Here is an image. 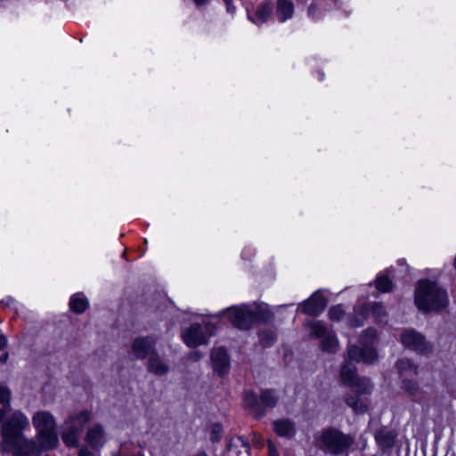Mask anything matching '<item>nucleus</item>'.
Here are the masks:
<instances>
[{
	"label": "nucleus",
	"mask_w": 456,
	"mask_h": 456,
	"mask_svg": "<svg viewBox=\"0 0 456 456\" xmlns=\"http://www.w3.org/2000/svg\"><path fill=\"white\" fill-rule=\"evenodd\" d=\"M0 449L3 452H12L14 456H35L38 454L37 444L28 440L23 432L28 428V419L20 411H14L2 420Z\"/></svg>",
	"instance_id": "obj_1"
},
{
	"label": "nucleus",
	"mask_w": 456,
	"mask_h": 456,
	"mask_svg": "<svg viewBox=\"0 0 456 456\" xmlns=\"http://www.w3.org/2000/svg\"><path fill=\"white\" fill-rule=\"evenodd\" d=\"M415 304L423 312L438 311L446 307L448 297L446 292L436 282L423 280L418 283Z\"/></svg>",
	"instance_id": "obj_2"
},
{
	"label": "nucleus",
	"mask_w": 456,
	"mask_h": 456,
	"mask_svg": "<svg viewBox=\"0 0 456 456\" xmlns=\"http://www.w3.org/2000/svg\"><path fill=\"white\" fill-rule=\"evenodd\" d=\"M319 448L332 454L346 453L354 442V438L336 428L322 430L316 437Z\"/></svg>",
	"instance_id": "obj_3"
},
{
	"label": "nucleus",
	"mask_w": 456,
	"mask_h": 456,
	"mask_svg": "<svg viewBox=\"0 0 456 456\" xmlns=\"http://www.w3.org/2000/svg\"><path fill=\"white\" fill-rule=\"evenodd\" d=\"M32 423L40 436V445L45 449H53L58 444L55 433V420L48 411H38L32 418Z\"/></svg>",
	"instance_id": "obj_4"
},
{
	"label": "nucleus",
	"mask_w": 456,
	"mask_h": 456,
	"mask_svg": "<svg viewBox=\"0 0 456 456\" xmlns=\"http://www.w3.org/2000/svg\"><path fill=\"white\" fill-rule=\"evenodd\" d=\"M377 337V332L374 329H367L362 336V342L365 345L363 347L356 346H348L347 347V359L354 362H362L365 363H372L377 359V353L372 346V344Z\"/></svg>",
	"instance_id": "obj_5"
},
{
	"label": "nucleus",
	"mask_w": 456,
	"mask_h": 456,
	"mask_svg": "<svg viewBox=\"0 0 456 456\" xmlns=\"http://www.w3.org/2000/svg\"><path fill=\"white\" fill-rule=\"evenodd\" d=\"M232 324L240 330H248L256 321V308L248 305L232 306L223 312Z\"/></svg>",
	"instance_id": "obj_6"
},
{
	"label": "nucleus",
	"mask_w": 456,
	"mask_h": 456,
	"mask_svg": "<svg viewBox=\"0 0 456 456\" xmlns=\"http://www.w3.org/2000/svg\"><path fill=\"white\" fill-rule=\"evenodd\" d=\"M211 330L212 326L209 324L202 326L193 323L183 331V339L188 346L196 347L208 343V338L212 336Z\"/></svg>",
	"instance_id": "obj_7"
},
{
	"label": "nucleus",
	"mask_w": 456,
	"mask_h": 456,
	"mask_svg": "<svg viewBox=\"0 0 456 456\" xmlns=\"http://www.w3.org/2000/svg\"><path fill=\"white\" fill-rule=\"evenodd\" d=\"M310 327L311 335L322 339L321 345L323 351L335 353L338 350L339 343L332 330H329L320 322L311 323Z\"/></svg>",
	"instance_id": "obj_8"
},
{
	"label": "nucleus",
	"mask_w": 456,
	"mask_h": 456,
	"mask_svg": "<svg viewBox=\"0 0 456 456\" xmlns=\"http://www.w3.org/2000/svg\"><path fill=\"white\" fill-rule=\"evenodd\" d=\"M341 379L344 384L349 387H358L362 388V394H370L372 385L367 378H358L355 373V367L349 362H346L340 371Z\"/></svg>",
	"instance_id": "obj_9"
},
{
	"label": "nucleus",
	"mask_w": 456,
	"mask_h": 456,
	"mask_svg": "<svg viewBox=\"0 0 456 456\" xmlns=\"http://www.w3.org/2000/svg\"><path fill=\"white\" fill-rule=\"evenodd\" d=\"M131 351L136 359L151 357L156 352V340L152 337H140L134 339Z\"/></svg>",
	"instance_id": "obj_10"
},
{
	"label": "nucleus",
	"mask_w": 456,
	"mask_h": 456,
	"mask_svg": "<svg viewBox=\"0 0 456 456\" xmlns=\"http://www.w3.org/2000/svg\"><path fill=\"white\" fill-rule=\"evenodd\" d=\"M401 341L405 346L419 353H426L429 350L425 338L412 330H403L401 334Z\"/></svg>",
	"instance_id": "obj_11"
},
{
	"label": "nucleus",
	"mask_w": 456,
	"mask_h": 456,
	"mask_svg": "<svg viewBox=\"0 0 456 456\" xmlns=\"http://www.w3.org/2000/svg\"><path fill=\"white\" fill-rule=\"evenodd\" d=\"M326 305L325 297L318 293H314L309 299L304 302L301 311L307 315L317 316L324 310Z\"/></svg>",
	"instance_id": "obj_12"
},
{
	"label": "nucleus",
	"mask_w": 456,
	"mask_h": 456,
	"mask_svg": "<svg viewBox=\"0 0 456 456\" xmlns=\"http://www.w3.org/2000/svg\"><path fill=\"white\" fill-rule=\"evenodd\" d=\"M211 360L214 370L219 375L225 374L230 367V361L226 350L224 347L213 349L211 353Z\"/></svg>",
	"instance_id": "obj_13"
},
{
	"label": "nucleus",
	"mask_w": 456,
	"mask_h": 456,
	"mask_svg": "<svg viewBox=\"0 0 456 456\" xmlns=\"http://www.w3.org/2000/svg\"><path fill=\"white\" fill-rule=\"evenodd\" d=\"M93 414L89 411H82L78 413L71 414L64 422L66 426L71 430L81 434L85 425L92 419Z\"/></svg>",
	"instance_id": "obj_14"
},
{
	"label": "nucleus",
	"mask_w": 456,
	"mask_h": 456,
	"mask_svg": "<svg viewBox=\"0 0 456 456\" xmlns=\"http://www.w3.org/2000/svg\"><path fill=\"white\" fill-rule=\"evenodd\" d=\"M354 388V394L353 395H347L345 397V402L352 408L355 412L362 413L364 412L367 408L368 404L364 398H362L363 395L366 394L362 393V388H359L358 387H352Z\"/></svg>",
	"instance_id": "obj_15"
},
{
	"label": "nucleus",
	"mask_w": 456,
	"mask_h": 456,
	"mask_svg": "<svg viewBox=\"0 0 456 456\" xmlns=\"http://www.w3.org/2000/svg\"><path fill=\"white\" fill-rule=\"evenodd\" d=\"M86 442L93 449H100L103 446L104 440V430L102 425L94 424L88 428L86 436Z\"/></svg>",
	"instance_id": "obj_16"
},
{
	"label": "nucleus",
	"mask_w": 456,
	"mask_h": 456,
	"mask_svg": "<svg viewBox=\"0 0 456 456\" xmlns=\"http://www.w3.org/2000/svg\"><path fill=\"white\" fill-rule=\"evenodd\" d=\"M147 370L156 376H164L168 373L169 366L165 359L155 352L148 359Z\"/></svg>",
	"instance_id": "obj_17"
},
{
	"label": "nucleus",
	"mask_w": 456,
	"mask_h": 456,
	"mask_svg": "<svg viewBox=\"0 0 456 456\" xmlns=\"http://www.w3.org/2000/svg\"><path fill=\"white\" fill-rule=\"evenodd\" d=\"M228 456H249V444L240 436L232 438L227 444Z\"/></svg>",
	"instance_id": "obj_18"
},
{
	"label": "nucleus",
	"mask_w": 456,
	"mask_h": 456,
	"mask_svg": "<svg viewBox=\"0 0 456 456\" xmlns=\"http://www.w3.org/2000/svg\"><path fill=\"white\" fill-rule=\"evenodd\" d=\"M273 431L280 436L292 437L296 433L294 422L289 419H281L273 422Z\"/></svg>",
	"instance_id": "obj_19"
},
{
	"label": "nucleus",
	"mask_w": 456,
	"mask_h": 456,
	"mask_svg": "<svg viewBox=\"0 0 456 456\" xmlns=\"http://www.w3.org/2000/svg\"><path fill=\"white\" fill-rule=\"evenodd\" d=\"M294 4L290 0H277L276 15L280 22H284L293 17Z\"/></svg>",
	"instance_id": "obj_20"
},
{
	"label": "nucleus",
	"mask_w": 456,
	"mask_h": 456,
	"mask_svg": "<svg viewBox=\"0 0 456 456\" xmlns=\"http://www.w3.org/2000/svg\"><path fill=\"white\" fill-rule=\"evenodd\" d=\"M397 369L403 378L416 376L417 366L409 359H401L396 362Z\"/></svg>",
	"instance_id": "obj_21"
},
{
	"label": "nucleus",
	"mask_w": 456,
	"mask_h": 456,
	"mask_svg": "<svg viewBox=\"0 0 456 456\" xmlns=\"http://www.w3.org/2000/svg\"><path fill=\"white\" fill-rule=\"evenodd\" d=\"M278 395L272 389L263 390L258 397V404L263 407L273 408L277 404Z\"/></svg>",
	"instance_id": "obj_22"
},
{
	"label": "nucleus",
	"mask_w": 456,
	"mask_h": 456,
	"mask_svg": "<svg viewBox=\"0 0 456 456\" xmlns=\"http://www.w3.org/2000/svg\"><path fill=\"white\" fill-rule=\"evenodd\" d=\"M88 305V300L78 294L73 295L69 301L70 310L76 314L84 313Z\"/></svg>",
	"instance_id": "obj_23"
},
{
	"label": "nucleus",
	"mask_w": 456,
	"mask_h": 456,
	"mask_svg": "<svg viewBox=\"0 0 456 456\" xmlns=\"http://www.w3.org/2000/svg\"><path fill=\"white\" fill-rule=\"evenodd\" d=\"M11 391L4 386H0V422L4 419L7 411L10 410Z\"/></svg>",
	"instance_id": "obj_24"
},
{
	"label": "nucleus",
	"mask_w": 456,
	"mask_h": 456,
	"mask_svg": "<svg viewBox=\"0 0 456 456\" xmlns=\"http://www.w3.org/2000/svg\"><path fill=\"white\" fill-rule=\"evenodd\" d=\"M80 434L63 426L61 438L63 443L69 447H77L78 445Z\"/></svg>",
	"instance_id": "obj_25"
},
{
	"label": "nucleus",
	"mask_w": 456,
	"mask_h": 456,
	"mask_svg": "<svg viewBox=\"0 0 456 456\" xmlns=\"http://www.w3.org/2000/svg\"><path fill=\"white\" fill-rule=\"evenodd\" d=\"M273 3L272 0H265L258 7V21L265 22L273 15Z\"/></svg>",
	"instance_id": "obj_26"
},
{
	"label": "nucleus",
	"mask_w": 456,
	"mask_h": 456,
	"mask_svg": "<svg viewBox=\"0 0 456 456\" xmlns=\"http://www.w3.org/2000/svg\"><path fill=\"white\" fill-rule=\"evenodd\" d=\"M259 342L261 346L266 347L272 346L276 340V333L272 328L262 330L258 333Z\"/></svg>",
	"instance_id": "obj_27"
},
{
	"label": "nucleus",
	"mask_w": 456,
	"mask_h": 456,
	"mask_svg": "<svg viewBox=\"0 0 456 456\" xmlns=\"http://www.w3.org/2000/svg\"><path fill=\"white\" fill-rule=\"evenodd\" d=\"M244 405L253 417L256 416V395L253 391H248L244 395Z\"/></svg>",
	"instance_id": "obj_28"
},
{
	"label": "nucleus",
	"mask_w": 456,
	"mask_h": 456,
	"mask_svg": "<svg viewBox=\"0 0 456 456\" xmlns=\"http://www.w3.org/2000/svg\"><path fill=\"white\" fill-rule=\"evenodd\" d=\"M376 288L381 292H388L392 288V281L387 276H379L376 280Z\"/></svg>",
	"instance_id": "obj_29"
},
{
	"label": "nucleus",
	"mask_w": 456,
	"mask_h": 456,
	"mask_svg": "<svg viewBox=\"0 0 456 456\" xmlns=\"http://www.w3.org/2000/svg\"><path fill=\"white\" fill-rule=\"evenodd\" d=\"M345 314V310L341 305L332 306L328 312L330 319L334 322L341 321L344 318Z\"/></svg>",
	"instance_id": "obj_30"
},
{
	"label": "nucleus",
	"mask_w": 456,
	"mask_h": 456,
	"mask_svg": "<svg viewBox=\"0 0 456 456\" xmlns=\"http://www.w3.org/2000/svg\"><path fill=\"white\" fill-rule=\"evenodd\" d=\"M403 388L411 395H415L419 391L417 383L408 378H403Z\"/></svg>",
	"instance_id": "obj_31"
},
{
	"label": "nucleus",
	"mask_w": 456,
	"mask_h": 456,
	"mask_svg": "<svg viewBox=\"0 0 456 456\" xmlns=\"http://www.w3.org/2000/svg\"><path fill=\"white\" fill-rule=\"evenodd\" d=\"M258 323L260 322H268L273 318V314L267 309L266 305L264 304H258Z\"/></svg>",
	"instance_id": "obj_32"
},
{
	"label": "nucleus",
	"mask_w": 456,
	"mask_h": 456,
	"mask_svg": "<svg viewBox=\"0 0 456 456\" xmlns=\"http://www.w3.org/2000/svg\"><path fill=\"white\" fill-rule=\"evenodd\" d=\"M222 434H223V427L220 424L215 423L211 426L210 440L213 443L219 442L222 437Z\"/></svg>",
	"instance_id": "obj_33"
},
{
	"label": "nucleus",
	"mask_w": 456,
	"mask_h": 456,
	"mask_svg": "<svg viewBox=\"0 0 456 456\" xmlns=\"http://www.w3.org/2000/svg\"><path fill=\"white\" fill-rule=\"evenodd\" d=\"M373 314L379 318V322H382V317L385 316L384 307L381 304H375L372 308Z\"/></svg>",
	"instance_id": "obj_34"
},
{
	"label": "nucleus",
	"mask_w": 456,
	"mask_h": 456,
	"mask_svg": "<svg viewBox=\"0 0 456 456\" xmlns=\"http://www.w3.org/2000/svg\"><path fill=\"white\" fill-rule=\"evenodd\" d=\"M376 439L378 442L382 443L385 445H389L393 442L392 436H387L386 437L383 438L381 432L376 436Z\"/></svg>",
	"instance_id": "obj_35"
},
{
	"label": "nucleus",
	"mask_w": 456,
	"mask_h": 456,
	"mask_svg": "<svg viewBox=\"0 0 456 456\" xmlns=\"http://www.w3.org/2000/svg\"><path fill=\"white\" fill-rule=\"evenodd\" d=\"M202 357V354L200 351H191L189 354V358L194 362L199 361Z\"/></svg>",
	"instance_id": "obj_36"
},
{
	"label": "nucleus",
	"mask_w": 456,
	"mask_h": 456,
	"mask_svg": "<svg viewBox=\"0 0 456 456\" xmlns=\"http://www.w3.org/2000/svg\"><path fill=\"white\" fill-rule=\"evenodd\" d=\"M268 456H279L277 450L271 442L268 443Z\"/></svg>",
	"instance_id": "obj_37"
},
{
	"label": "nucleus",
	"mask_w": 456,
	"mask_h": 456,
	"mask_svg": "<svg viewBox=\"0 0 456 456\" xmlns=\"http://www.w3.org/2000/svg\"><path fill=\"white\" fill-rule=\"evenodd\" d=\"M77 456H94V453L86 447H82Z\"/></svg>",
	"instance_id": "obj_38"
},
{
	"label": "nucleus",
	"mask_w": 456,
	"mask_h": 456,
	"mask_svg": "<svg viewBox=\"0 0 456 456\" xmlns=\"http://www.w3.org/2000/svg\"><path fill=\"white\" fill-rule=\"evenodd\" d=\"M8 340L5 335H0V351L4 350L7 346Z\"/></svg>",
	"instance_id": "obj_39"
},
{
	"label": "nucleus",
	"mask_w": 456,
	"mask_h": 456,
	"mask_svg": "<svg viewBox=\"0 0 456 456\" xmlns=\"http://www.w3.org/2000/svg\"><path fill=\"white\" fill-rule=\"evenodd\" d=\"M224 2L226 5L227 12H233L235 8L232 5V0H224Z\"/></svg>",
	"instance_id": "obj_40"
},
{
	"label": "nucleus",
	"mask_w": 456,
	"mask_h": 456,
	"mask_svg": "<svg viewBox=\"0 0 456 456\" xmlns=\"http://www.w3.org/2000/svg\"><path fill=\"white\" fill-rule=\"evenodd\" d=\"M193 2L197 7H200L208 4L209 0H193Z\"/></svg>",
	"instance_id": "obj_41"
},
{
	"label": "nucleus",
	"mask_w": 456,
	"mask_h": 456,
	"mask_svg": "<svg viewBox=\"0 0 456 456\" xmlns=\"http://www.w3.org/2000/svg\"><path fill=\"white\" fill-rule=\"evenodd\" d=\"M9 359V354L7 352H4L0 355V362L3 363H5Z\"/></svg>",
	"instance_id": "obj_42"
},
{
	"label": "nucleus",
	"mask_w": 456,
	"mask_h": 456,
	"mask_svg": "<svg viewBox=\"0 0 456 456\" xmlns=\"http://www.w3.org/2000/svg\"><path fill=\"white\" fill-rule=\"evenodd\" d=\"M192 456H208V454L204 451H199L195 454H193Z\"/></svg>",
	"instance_id": "obj_43"
},
{
	"label": "nucleus",
	"mask_w": 456,
	"mask_h": 456,
	"mask_svg": "<svg viewBox=\"0 0 456 456\" xmlns=\"http://www.w3.org/2000/svg\"><path fill=\"white\" fill-rule=\"evenodd\" d=\"M315 10V5L314 4H311L309 7H308V14L309 15H312L313 12H314Z\"/></svg>",
	"instance_id": "obj_44"
},
{
	"label": "nucleus",
	"mask_w": 456,
	"mask_h": 456,
	"mask_svg": "<svg viewBox=\"0 0 456 456\" xmlns=\"http://www.w3.org/2000/svg\"><path fill=\"white\" fill-rule=\"evenodd\" d=\"M361 325H362L361 322L351 321V326L352 327H357V326H361Z\"/></svg>",
	"instance_id": "obj_45"
},
{
	"label": "nucleus",
	"mask_w": 456,
	"mask_h": 456,
	"mask_svg": "<svg viewBox=\"0 0 456 456\" xmlns=\"http://www.w3.org/2000/svg\"><path fill=\"white\" fill-rule=\"evenodd\" d=\"M248 19L252 21V22H255L254 19L252 18V16L248 13Z\"/></svg>",
	"instance_id": "obj_46"
}]
</instances>
